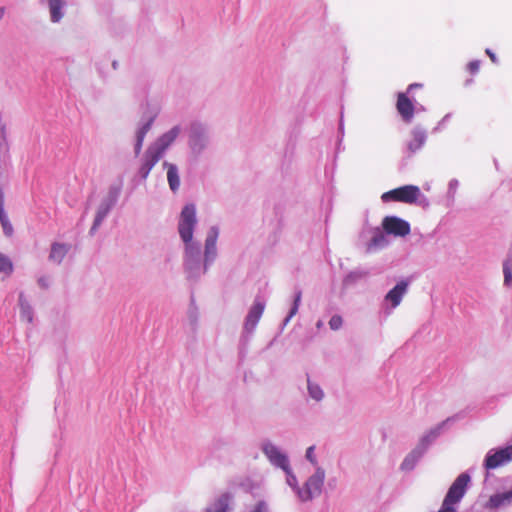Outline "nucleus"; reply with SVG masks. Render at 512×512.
I'll return each instance as SVG.
<instances>
[{"instance_id": "obj_29", "label": "nucleus", "mask_w": 512, "mask_h": 512, "mask_svg": "<svg viewBox=\"0 0 512 512\" xmlns=\"http://www.w3.org/2000/svg\"><path fill=\"white\" fill-rule=\"evenodd\" d=\"M503 284L505 287H512V249L509 250L505 260L503 261Z\"/></svg>"}, {"instance_id": "obj_26", "label": "nucleus", "mask_w": 512, "mask_h": 512, "mask_svg": "<svg viewBox=\"0 0 512 512\" xmlns=\"http://www.w3.org/2000/svg\"><path fill=\"white\" fill-rule=\"evenodd\" d=\"M0 223L3 228V232L6 236H12L14 229L12 224L10 223L8 216L4 210V196L0 191Z\"/></svg>"}, {"instance_id": "obj_20", "label": "nucleus", "mask_w": 512, "mask_h": 512, "mask_svg": "<svg viewBox=\"0 0 512 512\" xmlns=\"http://www.w3.org/2000/svg\"><path fill=\"white\" fill-rule=\"evenodd\" d=\"M232 496L230 493H224L211 502L205 512H230Z\"/></svg>"}, {"instance_id": "obj_40", "label": "nucleus", "mask_w": 512, "mask_h": 512, "mask_svg": "<svg viewBox=\"0 0 512 512\" xmlns=\"http://www.w3.org/2000/svg\"><path fill=\"white\" fill-rule=\"evenodd\" d=\"M38 284H39V286H40V287H42V288H47V287H48V285H49V284H48V280H47V278H45V277H41V278H39V279H38Z\"/></svg>"}, {"instance_id": "obj_27", "label": "nucleus", "mask_w": 512, "mask_h": 512, "mask_svg": "<svg viewBox=\"0 0 512 512\" xmlns=\"http://www.w3.org/2000/svg\"><path fill=\"white\" fill-rule=\"evenodd\" d=\"M370 275V272L368 270L357 268L353 271H350L343 280V283L345 285H353L359 282L362 279L367 278Z\"/></svg>"}, {"instance_id": "obj_35", "label": "nucleus", "mask_w": 512, "mask_h": 512, "mask_svg": "<svg viewBox=\"0 0 512 512\" xmlns=\"http://www.w3.org/2000/svg\"><path fill=\"white\" fill-rule=\"evenodd\" d=\"M459 186V181L457 179H451L448 184V196L451 199H454L456 191Z\"/></svg>"}, {"instance_id": "obj_6", "label": "nucleus", "mask_w": 512, "mask_h": 512, "mask_svg": "<svg viewBox=\"0 0 512 512\" xmlns=\"http://www.w3.org/2000/svg\"><path fill=\"white\" fill-rule=\"evenodd\" d=\"M409 285V279H402L387 292L384 297L383 304L385 306V311L388 314L401 304L403 297L408 292Z\"/></svg>"}, {"instance_id": "obj_45", "label": "nucleus", "mask_w": 512, "mask_h": 512, "mask_svg": "<svg viewBox=\"0 0 512 512\" xmlns=\"http://www.w3.org/2000/svg\"><path fill=\"white\" fill-rule=\"evenodd\" d=\"M323 325H324V323H323V321H322V320H318V321H317V323H316V327H317L318 329H321V328L323 327Z\"/></svg>"}, {"instance_id": "obj_10", "label": "nucleus", "mask_w": 512, "mask_h": 512, "mask_svg": "<svg viewBox=\"0 0 512 512\" xmlns=\"http://www.w3.org/2000/svg\"><path fill=\"white\" fill-rule=\"evenodd\" d=\"M382 229L386 234L395 237H405L410 234L411 231L409 222L397 216L384 217L382 220Z\"/></svg>"}, {"instance_id": "obj_23", "label": "nucleus", "mask_w": 512, "mask_h": 512, "mask_svg": "<svg viewBox=\"0 0 512 512\" xmlns=\"http://www.w3.org/2000/svg\"><path fill=\"white\" fill-rule=\"evenodd\" d=\"M69 250L70 245L65 243L54 242L51 244L49 260L59 265L63 261Z\"/></svg>"}, {"instance_id": "obj_30", "label": "nucleus", "mask_w": 512, "mask_h": 512, "mask_svg": "<svg viewBox=\"0 0 512 512\" xmlns=\"http://www.w3.org/2000/svg\"><path fill=\"white\" fill-rule=\"evenodd\" d=\"M301 299H302V291H301V289H296L294 292L293 303L290 308V311L283 321L284 326H286L290 322L292 317L297 314L299 306L301 304Z\"/></svg>"}, {"instance_id": "obj_22", "label": "nucleus", "mask_w": 512, "mask_h": 512, "mask_svg": "<svg viewBox=\"0 0 512 512\" xmlns=\"http://www.w3.org/2000/svg\"><path fill=\"white\" fill-rule=\"evenodd\" d=\"M426 452L416 446L411 452H409L401 463V470L411 471L415 468L418 461L423 457Z\"/></svg>"}, {"instance_id": "obj_44", "label": "nucleus", "mask_w": 512, "mask_h": 512, "mask_svg": "<svg viewBox=\"0 0 512 512\" xmlns=\"http://www.w3.org/2000/svg\"><path fill=\"white\" fill-rule=\"evenodd\" d=\"M4 14H5V8L4 7H0V21L4 17Z\"/></svg>"}, {"instance_id": "obj_12", "label": "nucleus", "mask_w": 512, "mask_h": 512, "mask_svg": "<svg viewBox=\"0 0 512 512\" xmlns=\"http://www.w3.org/2000/svg\"><path fill=\"white\" fill-rule=\"evenodd\" d=\"M265 309V303L260 300L259 298H256L253 305L248 311V314L245 318L244 322V332L250 334L253 333L255 330L259 320L262 317V314Z\"/></svg>"}, {"instance_id": "obj_34", "label": "nucleus", "mask_w": 512, "mask_h": 512, "mask_svg": "<svg viewBox=\"0 0 512 512\" xmlns=\"http://www.w3.org/2000/svg\"><path fill=\"white\" fill-rule=\"evenodd\" d=\"M343 324V319L340 315H333L329 320V326L332 330H338Z\"/></svg>"}, {"instance_id": "obj_18", "label": "nucleus", "mask_w": 512, "mask_h": 512, "mask_svg": "<svg viewBox=\"0 0 512 512\" xmlns=\"http://www.w3.org/2000/svg\"><path fill=\"white\" fill-rule=\"evenodd\" d=\"M411 135L413 139L407 143L408 156L413 155L419 151L426 143L427 133L424 128L416 126L412 129Z\"/></svg>"}, {"instance_id": "obj_39", "label": "nucleus", "mask_w": 512, "mask_h": 512, "mask_svg": "<svg viewBox=\"0 0 512 512\" xmlns=\"http://www.w3.org/2000/svg\"><path fill=\"white\" fill-rule=\"evenodd\" d=\"M485 52L489 56V58L491 59V61L493 63H497L498 62V59H497L495 53H493L489 48H487Z\"/></svg>"}, {"instance_id": "obj_43", "label": "nucleus", "mask_w": 512, "mask_h": 512, "mask_svg": "<svg viewBox=\"0 0 512 512\" xmlns=\"http://www.w3.org/2000/svg\"><path fill=\"white\" fill-rule=\"evenodd\" d=\"M190 318H191L192 323H193L194 325H196V322H197V317H196V315H195V314H191V315H190Z\"/></svg>"}, {"instance_id": "obj_19", "label": "nucleus", "mask_w": 512, "mask_h": 512, "mask_svg": "<svg viewBox=\"0 0 512 512\" xmlns=\"http://www.w3.org/2000/svg\"><path fill=\"white\" fill-rule=\"evenodd\" d=\"M512 504V488L502 493H496L490 496L489 500L485 504V508L497 510L502 507H506Z\"/></svg>"}, {"instance_id": "obj_5", "label": "nucleus", "mask_w": 512, "mask_h": 512, "mask_svg": "<svg viewBox=\"0 0 512 512\" xmlns=\"http://www.w3.org/2000/svg\"><path fill=\"white\" fill-rule=\"evenodd\" d=\"M119 195L120 187L112 186L109 188L107 196L101 201L97 208L93 224L89 231L90 235H94L98 228L101 226L112 208L116 205Z\"/></svg>"}, {"instance_id": "obj_24", "label": "nucleus", "mask_w": 512, "mask_h": 512, "mask_svg": "<svg viewBox=\"0 0 512 512\" xmlns=\"http://www.w3.org/2000/svg\"><path fill=\"white\" fill-rule=\"evenodd\" d=\"M50 19L58 23L64 16L65 2L63 0H48Z\"/></svg>"}, {"instance_id": "obj_2", "label": "nucleus", "mask_w": 512, "mask_h": 512, "mask_svg": "<svg viewBox=\"0 0 512 512\" xmlns=\"http://www.w3.org/2000/svg\"><path fill=\"white\" fill-rule=\"evenodd\" d=\"M187 137L191 154L199 157L210 145V128L207 123L194 120L187 128Z\"/></svg>"}, {"instance_id": "obj_21", "label": "nucleus", "mask_w": 512, "mask_h": 512, "mask_svg": "<svg viewBox=\"0 0 512 512\" xmlns=\"http://www.w3.org/2000/svg\"><path fill=\"white\" fill-rule=\"evenodd\" d=\"M162 165L167 170L169 188L172 192L176 193L180 187L179 169L176 164L168 161H164Z\"/></svg>"}, {"instance_id": "obj_7", "label": "nucleus", "mask_w": 512, "mask_h": 512, "mask_svg": "<svg viewBox=\"0 0 512 512\" xmlns=\"http://www.w3.org/2000/svg\"><path fill=\"white\" fill-rule=\"evenodd\" d=\"M261 450L272 466L282 470L287 469L290 466L288 455L271 441H263L261 444Z\"/></svg>"}, {"instance_id": "obj_37", "label": "nucleus", "mask_w": 512, "mask_h": 512, "mask_svg": "<svg viewBox=\"0 0 512 512\" xmlns=\"http://www.w3.org/2000/svg\"><path fill=\"white\" fill-rule=\"evenodd\" d=\"M451 117V114L448 113L446 114L442 120L438 123V125L433 129V132H437L441 129V127L449 120V118Z\"/></svg>"}, {"instance_id": "obj_28", "label": "nucleus", "mask_w": 512, "mask_h": 512, "mask_svg": "<svg viewBox=\"0 0 512 512\" xmlns=\"http://www.w3.org/2000/svg\"><path fill=\"white\" fill-rule=\"evenodd\" d=\"M20 316L23 320L31 323L33 320V309L23 292L19 294Z\"/></svg>"}, {"instance_id": "obj_16", "label": "nucleus", "mask_w": 512, "mask_h": 512, "mask_svg": "<svg viewBox=\"0 0 512 512\" xmlns=\"http://www.w3.org/2000/svg\"><path fill=\"white\" fill-rule=\"evenodd\" d=\"M454 420H455V417H449L446 420H444L441 423H439L434 428L430 429L427 433H425L420 438V440H419V442H418V444L416 446H418L420 449H422L423 451L426 452L428 450V448L440 436V434L442 433V431H443L444 427L446 426V424L451 422V421H454Z\"/></svg>"}, {"instance_id": "obj_46", "label": "nucleus", "mask_w": 512, "mask_h": 512, "mask_svg": "<svg viewBox=\"0 0 512 512\" xmlns=\"http://www.w3.org/2000/svg\"><path fill=\"white\" fill-rule=\"evenodd\" d=\"M117 65H118L117 61H113L112 66H113L114 69L117 68Z\"/></svg>"}, {"instance_id": "obj_13", "label": "nucleus", "mask_w": 512, "mask_h": 512, "mask_svg": "<svg viewBox=\"0 0 512 512\" xmlns=\"http://www.w3.org/2000/svg\"><path fill=\"white\" fill-rule=\"evenodd\" d=\"M155 120V115L149 116L148 118L142 119L137 126L134 135V153L138 156L142 150L144 139L147 133L150 131Z\"/></svg>"}, {"instance_id": "obj_14", "label": "nucleus", "mask_w": 512, "mask_h": 512, "mask_svg": "<svg viewBox=\"0 0 512 512\" xmlns=\"http://www.w3.org/2000/svg\"><path fill=\"white\" fill-rule=\"evenodd\" d=\"M396 108L405 123L412 122L416 108L413 102L407 97V93H398Z\"/></svg>"}, {"instance_id": "obj_17", "label": "nucleus", "mask_w": 512, "mask_h": 512, "mask_svg": "<svg viewBox=\"0 0 512 512\" xmlns=\"http://www.w3.org/2000/svg\"><path fill=\"white\" fill-rule=\"evenodd\" d=\"M372 237L366 244V252L373 253L380 249L385 248L389 244V240L385 235V231L380 227L371 229Z\"/></svg>"}, {"instance_id": "obj_8", "label": "nucleus", "mask_w": 512, "mask_h": 512, "mask_svg": "<svg viewBox=\"0 0 512 512\" xmlns=\"http://www.w3.org/2000/svg\"><path fill=\"white\" fill-rule=\"evenodd\" d=\"M512 460V444L500 449L487 452L483 466L487 470L496 469Z\"/></svg>"}, {"instance_id": "obj_4", "label": "nucleus", "mask_w": 512, "mask_h": 512, "mask_svg": "<svg viewBox=\"0 0 512 512\" xmlns=\"http://www.w3.org/2000/svg\"><path fill=\"white\" fill-rule=\"evenodd\" d=\"M326 473L325 470L317 466L315 472L307 478L304 484L301 486V490L298 491V499L301 502L312 501L322 493Z\"/></svg>"}, {"instance_id": "obj_15", "label": "nucleus", "mask_w": 512, "mask_h": 512, "mask_svg": "<svg viewBox=\"0 0 512 512\" xmlns=\"http://www.w3.org/2000/svg\"><path fill=\"white\" fill-rule=\"evenodd\" d=\"M162 157L154 152L151 148H147L141 158V164L138 169V174L142 180H146L149 173L154 166L159 162Z\"/></svg>"}, {"instance_id": "obj_36", "label": "nucleus", "mask_w": 512, "mask_h": 512, "mask_svg": "<svg viewBox=\"0 0 512 512\" xmlns=\"http://www.w3.org/2000/svg\"><path fill=\"white\" fill-rule=\"evenodd\" d=\"M480 68V61L474 60L469 62L468 64V70L470 73L475 74L479 71Z\"/></svg>"}, {"instance_id": "obj_32", "label": "nucleus", "mask_w": 512, "mask_h": 512, "mask_svg": "<svg viewBox=\"0 0 512 512\" xmlns=\"http://www.w3.org/2000/svg\"><path fill=\"white\" fill-rule=\"evenodd\" d=\"M13 269V263L10 258L0 253V272L10 275L12 274Z\"/></svg>"}, {"instance_id": "obj_42", "label": "nucleus", "mask_w": 512, "mask_h": 512, "mask_svg": "<svg viewBox=\"0 0 512 512\" xmlns=\"http://www.w3.org/2000/svg\"><path fill=\"white\" fill-rule=\"evenodd\" d=\"M415 112L425 111V108L422 105H415Z\"/></svg>"}, {"instance_id": "obj_3", "label": "nucleus", "mask_w": 512, "mask_h": 512, "mask_svg": "<svg viewBox=\"0 0 512 512\" xmlns=\"http://www.w3.org/2000/svg\"><path fill=\"white\" fill-rule=\"evenodd\" d=\"M381 200L384 203L395 201L407 204L418 203L422 206L428 205L427 198L421 193L416 185H405L396 189H392L382 194Z\"/></svg>"}, {"instance_id": "obj_25", "label": "nucleus", "mask_w": 512, "mask_h": 512, "mask_svg": "<svg viewBox=\"0 0 512 512\" xmlns=\"http://www.w3.org/2000/svg\"><path fill=\"white\" fill-rule=\"evenodd\" d=\"M307 392L309 397L314 400L315 402H321L324 397L325 393L322 387L311 380L310 376L307 374Z\"/></svg>"}, {"instance_id": "obj_33", "label": "nucleus", "mask_w": 512, "mask_h": 512, "mask_svg": "<svg viewBox=\"0 0 512 512\" xmlns=\"http://www.w3.org/2000/svg\"><path fill=\"white\" fill-rule=\"evenodd\" d=\"M314 452H315L314 445L308 447L306 450V453H305V457L316 468L319 465H318V461H317V458H316V455Z\"/></svg>"}, {"instance_id": "obj_11", "label": "nucleus", "mask_w": 512, "mask_h": 512, "mask_svg": "<svg viewBox=\"0 0 512 512\" xmlns=\"http://www.w3.org/2000/svg\"><path fill=\"white\" fill-rule=\"evenodd\" d=\"M181 131L182 129L180 125L173 126L169 131L163 133L155 140V142L149 145V148H151L154 152L163 157L167 149L178 138Z\"/></svg>"}, {"instance_id": "obj_9", "label": "nucleus", "mask_w": 512, "mask_h": 512, "mask_svg": "<svg viewBox=\"0 0 512 512\" xmlns=\"http://www.w3.org/2000/svg\"><path fill=\"white\" fill-rule=\"evenodd\" d=\"M470 480L471 478L468 473L460 474L450 486L443 502L451 506L460 502L466 493Z\"/></svg>"}, {"instance_id": "obj_31", "label": "nucleus", "mask_w": 512, "mask_h": 512, "mask_svg": "<svg viewBox=\"0 0 512 512\" xmlns=\"http://www.w3.org/2000/svg\"><path fill=\"white\" fill-rule=\"evenodd\" d=\"M286 474V483L293 490L298 497V491L301 490V486L298 484L296 475L293 473L291 466L283 470Z\"/></svg>"}, {"instance_id": "obj_38", "label": "nucleus", "mask_w": 512, "mask_h": 512, "mask_svg": "<svg viewBox=\"0 0 512 512\" xmlns=\"http://www.w3.org/2000/svg\"><path fill=\"white\" fill-rule=\"evenodd\" d=\"M438 512H456V509L454 506H451L450 504H446L445 502H443Z\"/></svg>"}, {"instance_id": "obj_1", "label": "nucleus", "mask_w": 512, "mask_h": 512, "mask_svg": "<svg viewBox=\"0 0 512 512\" xmlns=\"http://www.w3.org/2000/svg\"><path fill=\"white\" fill-rule=\"evenodd\" d=\"M197 225L196 207L187 204L183 207L178 222V233L184 243L183 270L188 281L196 283L207 273L218 256L217 240L219 228L212 226L207 232L204 252L199 242L193 240Z\"/></svg>"}, {"instance_id": "obj_41", "label": "nucleus", "mask_w": 512, "mask_h": 512, "mask_svg": "<svg viewBox=\"0 0 512 512\" xmlns=\"http://www.w3.org/2000/svg\"><path fill=\"white\" fill-rule=\"evenodd\" d=\"M421 85L420 84H417V83H413V84H410L408 89H407V93L410 92L412 89L416 88V87H420Z\"/></svg>"}]
</instances>
